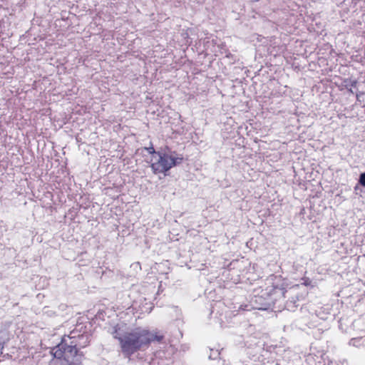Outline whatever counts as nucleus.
<instances>
[{
	"label": "nucleus",
	"instance_id": "1",
	"mask_svg": "<svg viewBox=\"0 0 365 365\" xmlns=\"http://www.w3.org/2000/svg\"><path fill=\"white\" fill-rule=\"evenodd\" d=\"M112 335L118 341L121 353L127 358L148 349L152 342H161L165 338L160 331H151L142 327L128 329L126 324H120L113 327Z\"/></svg>",
	"mask_w": 365,
	"mask_h": 365
},
{
	"label": "nucleus",
	"instance_id": "2",
	"mask_svg": "<svg viewBox=\"0 0 365 365\" xmlns=\"http://www.w3.org/2000/svg\"><path fill=\"white\" fill-rule=\"evenodd\" d=\"M71 332L64 336L60 344L51 349V354L57 359L63 360V365H83L84 354L79 348L87 346L89 343L88 334H78L77 336Z\"/></svg>",
	"mask_w": 365,
	"mask_h": 365
},
{
	"label": "nucleus",
	"instance_id": "3",
	"mask_svg": "<svg viewBox=\"0 0 365 365\" xmlns=\"http://www.w3.org/2000/svg\"><path fill=\"white\" fill-rule=\"evenodd\" d=\"M182 157L175 156L165 152H160L154 158H149L147 162L150 164L151 170L155 175L166 176L168 172L173 167L180 164Z\"/></svg>",
	"mask_w": 365,
	"mask_h": 365
},
{
	"label": "nucleus",
	"instance_id": "4",
	"mask_svg": "<svg viewBox=\"0 0 365 365\" xmlns=\"http://www.w3.org/2000/svg\"><path fill=\"white\" fill-rule=\"evenodd\" d=\"M281 279L276 275H270L265 281V292L268 295H272L277 293L278 291H282V287L281 285Z\"/></svg>",
	"mask_w": 365,
	"mask_h": 365
},
{
	"label": "nucleus",
	"instance_id": "5",
	"mask_svg": "<svg viewBox=\"0 0 365 365\" xmlns=\"http://www.w3.org/2000/svg\"><path fill=\"white\" fill-rule=\"evenodd\" d=\"M144 149L150 155V158H154L160 153V151H156L153 145Z\"/></svg>",
	"mask_w": 365,
	"mask_h": 365
},
{
	"label": "nucleus",
	"instance_id": "6",
	"mask_svg": "<svg viewBox=\"0 0 365 365\" xmlns=\"http://www.w3.org/2000/svg\"><path fill=\"white\" fill-rule=\"evenodd\" d=\"M346 86H350L351 87H356L357 81L356 80L351 81L350 79H345L344 81Z\"/></svg>",
	"mask_w": 365,
	"mask_h": 365
},
{
	"label": "nucleus",
	"instance_id": "7",
	"mask_svg": "<svg viewBox=\"0 0 365 365\" xmlns=\"http://www.w3.org/2000/svg\"><path fill=\"white\" fill-rule=\"evenodd\" d=\"M359 181L362 186L365 187V172L360 175Z\"/></svg>",
	"mask_w": 365,
	"mask_h": 365
},
{
	"label": "nucleus",
	"instance_id": "8",
	"mask_svg": "<svg viewBox=\"0 0 365 365\" xmlns=\"http://www.w3.org/2000/svg\"><path fill=\"white\" fill-rule=\"evenodd\" d=\"M4 343L0 344V353L1 354L2 353V350L4 349Z\"/></svg>",
	"mask_w": 365,
	"mask_h": 365
},
{
	"label": "nucleus",
	"instance_id": "9",
	"mask_svg": "<svg viewBox=\"0 0 365 365\" xmlns=\"http://www.w3.org/2000/svg\"><path fill=\"white\" fill-rule=\"evenodd\" d=\"M259 0H250L251 2L254 3V2H257L259 1Z\"/></svg>",
	"mask_w": 365,
	"mask_h": 365
}]
</instances>
